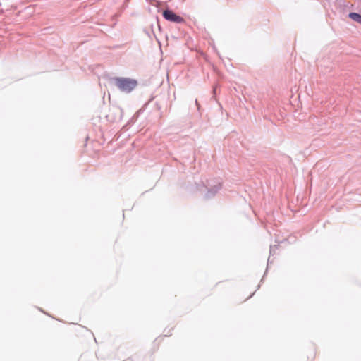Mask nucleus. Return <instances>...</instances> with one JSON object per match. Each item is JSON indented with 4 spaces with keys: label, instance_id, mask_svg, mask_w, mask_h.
I'll list each match as a JSON object with an SVG mask.
<instances>
[{
    "label": "nucleus",
    "instance_id": "nucleus-4",
    "mask_svg": "<svg viewBox=\"0 0 361 361\" xmlns=\"http://www.w3.org/2000/svg\"><path fill=\"white\" fill-rule=\"evenodd\" d=\"M310 356H307V358L310 359L311 361L314 360L316 357V353L314 350H312L310 353Z\"/></svg>",
    "mask_w": 361,
    "mask_h": 361
},
{
    "label": "nucleus",
    "instance_id": "nucleus-2",
    "mask_svg": "<svg viewBox=\"0 0 361 361\" xmlns=\"http://www.w3.org/2000/svg\"><path fill=\"white\" fill-rule=\"evenodd\" d=\"M163 16L164 18L169 21L176 23H183L185 22L183 18L180 16L176 15L174 12L171 10H165L163 12Z\"/></svg>",
    "mask_w": 361,
    "mask_h": 361
},
{
    "label": "nucleus",
    "instance_id": "nucleus-1",
    "mask_svg": "<svg viewBox=\"0 0 361 361\" xmlns=\"http://www.w3.org/2000/svg\"><path fill=\"white\" fill-rule=\"evenodd\" d=\"M115 85L122 92L129 93L137 85V81L129 78H114Z\"/></svg>",
    "mask_w": 361,
    "mask_h": 361
},
{
    "label": "nucleus",
    "instance_id": "nucleus-3",
    "mask_svg": "<svg viewBox=\"0 0 361 361\" xmlns=\"http://www.w3.org/2000/svg\"><path fill=\"white\" fill-rule=\"evenodd\" d=\"M349 17L353 20L358 22L361 24V15L356 13H350Z\"/></svg>",
    "mask_w": 361,
    "mask_h": 361
}]
</instances>
